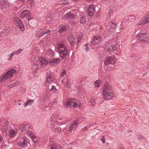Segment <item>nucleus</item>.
<instances>
[{"mask_svg": "<svg viewBox=\"0 0 149 149\" xmlns=\"http://www.w3.org/2000/svg\"><path fill=\"white\" fill-rule=\"evenodd\" d=\"M116 61V58L114 56L111 54H109L107 56L104 63L106 66H109L111 67V65H113Z\"/></svg>", "mask_w": 149, "mask_h": 149, "instance_id": "39448f33", "label": "nucleus"}, {"mask_svg": "<svg viewBox=\"0 0 149 149\" xmlns=\"http://www.w3.org/2000/svg\"><path fill=\"white\" fill-rule=\"evenodd\" d=\"M50 149H58L56 144H53L50 145Z\"/></svg>", "mask_w": 149, "mask_h": 149, "instance_id": "79ce46f5", "label": "nucleus"}, {"mask_svg": "<svg viewBox=\"0 0 149 149\" xmlns=\"http://www.w3.org/2000/svg\"><path fill=\"white\" fill-rule=\"evenodd\" d=\"M63 125V124H61V127H57V128H54L55 131L56 132H61L62 131H63L62 130V129H64V128H63V127L62 126Z\"/></svg>", "mask_w": 149, "mask_h": 149, "instance_id": "7c9ffc66", "label": "nucleus"}, {"mask_svg": "<svg viewBox=\"0 0 149 149\" xmlns=\"http://www.w3.org/2000/svg\"><path fill=\"white\" fill-rule=\"evenodd\" d=\"M136 38L138 40L143 41L147 42H149V39L148 38L147 35L144 33H138L137 34Z\"/></svg>", "mask_w": 149, "mask_h": 149, "instance_id": "6e6552de", "label": "nucleus"}, {"mask_svg": "<svg viewBox=\"0 0 149 149\" xmlns=\"http://www.w3.org/2000/svg\"><path fill=\"white\" fill-rule=\"evenodd\" d=\"M39 68V66L37 62L35 61L34 63L32 66V69H33L34 72L36 71Z\"/></svg>", "mask_w": 149, "mask_h": 149, "instance_id": "393cba45", "label": "nucleus"}, {"mask_svg": "<svg viewBox=\"0 0 149 149\" xmlns=\"http://www.w3.org/2000/svg\"><path fill=\"white\" fill-rule=\"evenodd\" d=\"M15 22L19 26L22 31H24L25 29L22 21L18 17H15L14 19Z\"/></svg>", "mask_w": 149, "mask_h": 149, "instance_id": "9b49d317", "label": "nucleus"}, {"mask_svg": "<svg viewBox=\"0 0 149 149\" xmlns=\"http://www.w3.org/2000/svg\"><path fill=\"white\" fill-rule=\"evenodd\" d=\"M80 105L79 101L75 98L69 99L67 100L64 104V107L68 108L73 107L74 108L77 107Z\"/></svg>", "mask_w": 149, "mask_h": 149, "instance_id": "7ed1b4c3", "label": "nucleus"}, {"mask_svg": "<svg viewBox=\"0 0 149 149\" xmlns=\"http://www.w3.org/2000/svg\"><path fill=\"white\" fill-rule=\"evenodd\" d=\"M65 74V72L63 71L61 74V76L62 77Z\"/></svg>", "mask_w": 149, "mask_h": 149, "instance_id": "8fccbe9b", "label": "nucleus"}, {"mask_svg": "<svg viewBox=\"0 0 149 149\" xmlns=\"http://www.w3.org/2000/svg\"><path fill=\"white\" fill-rule=\"evenodd\" d=\"M144 75H147V74H146V73H145V74H144V75H143V76H144Z\"/></svg>", "mask_w": 149, "mask_h": 149, "instance_id": "052dcab7", "label": "nucleus"}, {"mask_svg": "<svg viewBox=\"0 0 149 149\" xmlns=\"http://www.w3.org/2000/svg\"><path fill=\"white\" fill-rule=\"evenodd\" d=\"M85 49L86 51H88L89 50V48L88 47H86L85 48Z\"/></svg>", "mask_w": 149, "mask_h": 149, "instance_id": "603ef678", "label": "nucleus"}, {"mask_svg": "<svg viewBox=\"0 0 149 149\" xmlns=\"http://www.w3.org/2000/svg\"><path fill=\"white\" fill-rule=\"evenodd\" d=\"M10 128L9 127H8V126H5L3 127V133L5 134V135H6L7 133L8 132V130Z\"/></svg>", "mask_w": 149, "mask_h": 149, "instance_id": "c85d7f7f", "label": "nucleus"}, {"mask_svg": "<svg viewBox=\"0 0 149 149\" xmlns=\"http://www.w3.org/2000/svg\"><path fill=\"white\" fill-rule=\"evenodd\" d=\"M47 78L46 82L47 83H50L54 81V77L53 76L50 72H48L47 73Z\"/></svg>", "mask_w": 149, "mask_h": 149, "instance_id": "2eb2a0df", "label": "nucleus"}, {"mask_svg": "<svg viewBox=\"0 0 149 149\" xmlns=\"http://www.w3.org/2000/svg\"><path fill=\"white\" fill-rule=\"evenodd\" d=\"M68 28V26H64L59 29L58 30V32L60 33H62L63 32L65 31Z\"/></svg>", "mask_w": 149, "mask_h": 149, "instance_id": "a878e982", "label": "nucleus"}, {"mask_svg": "<svg viewBox=\"0 0 149 149\" xmlns=\"http://www.w3.org/2000/svg\"><path fill=\"white\" fill-rule=\"evenodd\" d=\"M88 43H85V46L87 47H88Z\"/></svg>", "mask_w": 149, "mask_h": 149, "instance_id": "6e6d98bb", "label": "nucleus"}, {"mask_svg": "<svg viewBox=\"0 0 149 149\" xmlns=\"http://www.w3.org/2000/svg\"><path fill=\"white\" fill-rule=\"evenodd\" d=\"M20 82L19 81H17L15 83L12 84L11 85V86L12 87L18 85L20 84Z\"/></svg>", "mask_w": 149, "mask_h": 149, "instance_id": "a19ab883", "label": "nucleus"}, {"mask_svg": "<svg viewBox=\"0 0 149 149\" xmlns=\"http://www.w3.org/2000/svg\"><path fill=\"white\" fill-rule=\"evenodd\" d=\"M28 3L30 4V6L32 7L34 5V2L33 0H27Z\"/></svg>", "mask_w": 149, "mask_h": 149, "instance_id": "ea45409f", "label": "nucleus"}, {"mask_svg": "<svg viewBox=\"0 0 149 149\" xmlns=\"http://www.w3.org/2000/svg\"><path fill=\"white\" fill-rule=\"evenodd\" d=\"M101 84V82L100 80H98L96 81L94 83L95 86L96 87H99Z\"/></svg>", "mask_w": 149, "mask_h": 149, "instance_id": "f704fd0d", "label": "nucleus"}, {"mask_svg": "<svg viewBox=\"0 0 149 149\" xmlns=\"http://www.w3.org/2000/svg\"><path fill=\"white\" fill-rule=\"evenodd\" d=\"M60 62V59L59 58H56L53 59L52 61H49V63L51 65H56Z\"/></svg>", "mask_w": 149, "mask_h": 149, "instance_id": "aec40b11", "label": "nucleus"}, {"mask_svg": "<svg viewBox=\"0 0 149 149\" xmlns=\"http://www.w3.org/2000/svg\"><path fill=\"white\" fill-rule=\"evenodd\" d=\"M113 13V10L111 8H108L107 10V18H109L111 15H112Z\"/></svg>", "mask_w": 149, "mask_h": 149, "instance_id": "bb28decb", "label": "nucleus"}, {"mask_svg": "<svg viewBox=\"0 0 149 149\" xmlns=\"http://www.w3.org/2000/svg\"><path fill=\"white\" fill-rule=\"evenodd\" d=\"M101 139L102 140V142L103 143H105V139L104 138V136H102L101 138Z\"/></svg>", "mask_w": 149, "mask_h": 149, "instance_id": "49530a36", "label": "nucleus"}, {"mask_svg": "<svg viewBox=\"0 0 149 149\" xmlns=\"http://www.w3.org/2000/svg\"><path fill=\"white\" fill-rule=\"evenodd\" d=\"M102 41V38L99 36H94L93 39L91 40V45H97L98 44L101 45L100 44Z\"/></svg>", "mask_w": 149, "mask_h": 149, "instance_id": "1a4fd4ad", "label": "nucleus"}, {"mask_svg": "<svg viewBox=\"0 0 149 149\" xmlns=\"http://www.w3.org/2000/svg\"><path fill=\"white\" fill-rule=\"evenodd\" d=\"M66 83V85L68 87H70V83H69L68 82V80H67Z\"/></svg>", "mask_w": 149, "mask_h": 149, "instance_id": "09e8293b", "label": "nucleus"}, {"mask_svg": "<svg viewBox=\"0 0 149 149\" xmlns=\"http://www.w3.org/2000/svg\"><path fill=\"white\" fill-rule=\"evenodd\" d=\"M17 54L16 51H14L12 53L10 54L8 56H10V58L8 59V60H10L13 57V56Z\"/></svg>", "mask_w": 149, "mask_h": 149, "instance_id": "2f4dec72", "label": "nucleus"}, {"mask_svg": "<svg viewBox=\"0 0 149 149\" xmlns=\"http://www.w3.org/2000/svg\"><path fill=\"white\" fill-rule=\"evenodd\" d=\"M95 6L93 5H90L87 8V13L88 15L90 17L93 16L95 11Z\"/></svg>", "mask_w": 149, "mask_h": 149, "instance_id": "f8f14e48", "label": "nucleus"}, {"mask_svg": "<svg viewBox=\"0 0 149 149\" xmlns=\"http://www.w3.org/2000/svg\"><path fill=\"white\" fill-rule=\"evenodd\" d=\"M44 38H43L42 40V41H44V40H43Z\"/></svg>", "mask_w": 149, "mask_h": 149, "instance_id": "13d9d810", "label": "nucleus"}, {"mask_svg": "<svg viewBox=\"0 0 149 149\" xmlns=\"http://www.w3.org/2000/svg\"><path fill=\"white\" fill-rule=\"evenodd\" d=\"M27 144L28 141L26 139H24V140L23 142H19V146L22 147H24L25 146H26Z\"/></svg>", "mask_w": 149, "mask_h": 149, "instance_id": "5701e85b", "label": "nucleus"}, {"mask_svg": "<svg viewBox=\"0 0 149 149\" xmlns=\"http://www.w3.org/2000/svg\"><path fill=\"white\" fill-rule=\"evenodd\" d=\"M82 32H80L77 37V39L81 40L82 37Z\"/></svg>", "mask_w": 149, "mask_h": 149, "instance_id": "37998d69", "label": "nucleus"}, {"mask_svg": "<svg viewBox=\"0 0 149 149\" xmlns=\"http://www.w3.org/2000/svg\"><path fill=\"white\" fill-rule=\"evenodd\" d=\"M10 30L9 28H6L3 30L1 33L4 35H7L9 33Z\"/></svg>", "mask_w": 149, "mask_h": 149, "instance_id": "cd10ccee", "label": "nucleus"}, {"mask_svg": "<svg viewBox=\"0 0 149 149\" xmlns=\"http://www.w3.org/2000/svg\"><path fill=\"white\" fill-rule=\"evenodd\" d=\"M57 104V102L56 101H54V102H53V104L54 105H56V104Z\"/></svg>", "mask_w": 149, "mask_h": 149, "instance_id": "5fc2aeb1", "label": "nucleus"}, {"mask_svg": "<svg viewBox=\"0 0 149 149\" xmlns=\"http://www.w3.org/2000/svg\"><path fill=\"white\" fill-rule=\"evenodd\" d=\"M17 54L16 51H14L12 53L10 54L8 56H10V58L8 59V60H10L13 57V56Z\"/></svg>", "mask_w": 149, "mask_h": 149, "instance_id": "473e14b6", "label": "nucleus"}, {"mask_svg": "<svg viewBox=\"0 0 149 149\" xmlns=\"http://www.w3.org/2000/svg\"><path fill=\"white\" fill-rule=\"evenodd\" d=\"M68 40L71 46H74L75 43V38L73 36H69L68 38Z\"/></svg>", "mask_w": 149, "mask_h": 149, "instance_id": "6ab92c4d", "label": "nucleus"}, {"mask_svg": "<svg viewBox=\"0 0 149 149\" xmlns=\"http://www.w3.org/2000/svg\"><path fill=\"white\" fill-rule=\"evenodd\" d=\"M59 56L62 59L67 58L69 56L68 49L63 42L60 43L56 47Z\"/></svg>", "mask_w": 149, "mask_h": 149, "instance_id": "f257e3e1", "label": "nucleus"}, {"mask_svg": "<svg viewBox=\"0 0 149 149\" xmlns=\"http://www.w3.org/2000/svg\"><path fill=\"white\" fill-rule=\"evenodd\" d=\"M52 88L50 89V91H53V92H55L56 91L57 89L56 87L54 85L51 86Z\"/></svg>", "mask_w": 149, "mask_h": 149, "instance_id": "58836bf2", "label": "nucleus"}, {"mask_svg": "<svg viewBox=\"0 0 149 149\" xmlns=\"http://www.w3.org/2000/svg\"><path fill=\"white\" fill-rule=\"evenodd\" d=\"M51 31L49 30H45L43 29H38L36 36L38 38H40L42 36L47 34L46 36L50 35Z\"/></svg>", "mask_w": 149, "mask_h": 149, "instance_id": "423d86ee", "label": "nucleus"}, {"mask_svg": "<svg viewBox=\"0 0 149 149\" xmlns=\"http://www.w3.org/2000/svg\"><path fill=\"white\" fill-rule=\"evenodd\" d=\"M20 17L22 18H24L25 17H28L27 20L28 21V24L29 25V20L33 18L31 16L30 12L29 10H24L20 14Z\"/></svg>", "mask_w": 149, "mask_h": 149, "instance_id": "0eeeda50", "label": "nucleus"}, {"mask_svg": "<svg viewBox=\"0 0 149 149\" xmlns=\"http://www.w3.org/2000/svg\"><path fill=\"white\" fill-rule=\"evenodd\" d=\"M17 132L15 129L14 130H11L9 131V136L10 137H12L14 136Z\"/></svg>", "mask_w": 149, "mask_h": 149, "instance_id": "b1692460", "label": "nucleus"}, {"mask_svg": "<svg viewBox=\"0 0 149 149\" xmlns=\"http://www.w3.org/2000/svg\"><path fill=\"white\" fill-rule=\"evenodd\" d=\"M23 49H22L21 48H19L16 51L17 52V54H19L21 52L23 51Z\"/></svg>", "mask_w": 149, "mask_h": 149, "instance_id": "a18cd8bd", "label": "nucleus"}, {"mask_svg": "<svg viewBox=\"0 0 149 149\" xmlns=\"http://www.w3.org/2000/svg\"><path fill=\"white\" fill-rule=\"evenodd\" d=\"M16 70L13 68L11 69L6 73L1 75L0 77V82H4L7 80L11 79L15 73Z\"/></svg>", "mask_w": 149, "mask_h": 149, "instance_id": "20e7f679", "label": "nucleus"}, {"mask_svg": "<svg viewBox=\"0 0 149 149\" xmlns=\"http://www.w3.org/2000/svg\"><path fill=\"white\" fill-rule=\"evenodd\" d=\"M3 138L2 137L0 136V144L2 142Z\"/></svg>", "mask_w": 149, "mask_h": 149, "instance_id": "3c124183", "label": "nucleus"}, {"mask_svg": "<svg viewBox=\"0 0 149 149\" xmlns=\"http://www.w3.org/2000/svg\"><path fill=\"white\" fill-rule=\"evenodd\" d=\"M86 17L85 16H82L80 19V22L81 24H84L86 21Z\"/></svg>", "mask_w": 149, "mask_h": 149, "instance_id": "c756f323", "label": "nucleus"}, {"mask_svg": "<svg viewBox=\"0 0 149 149\" xmlns=\"http://www.w3.org/2000/svg\"><path fill=\"white\" fill-rule=\"evenodd\" d=\"M110 25H111V28L113 29H114L116 27V24L113 22H111L110 24Z\"/></svg>", "mask_w": 149, "mask_h": 149, "instance_id": "e433bc0d", "label": "nucleus"}, {"mask_svg": "<svg viewBox=\"0 0 149 149\" xmlns=\"http://www.w3.org/2000/svg\"><path fill=\"white\" fill-rule=\"evenodd\" d=\"M32 141H33V143L35 144L38 143V140L36 138H34L33 137H32Z\"/></svg>", "mask_w": 149, "mask_h": 149, "instance_id": "c03bdc74", "label": "nucleus"}, {"mask_svg": "<svg viewBox=\"0 0 149 149\" xmlns=\"http://www.w3.org/2000/svg\"><path fill=\"white\" fill-rule=\"evenodd\" d=\"M90 102L91 103V104H92V105L94 106L95 104V101L93 100H92L90 101Z\"/></svg>", "mask_w": 149, "mask_h": 149, "instance_id": "de8ad7c7", "label": "nucleus"}, {"mask_svg": "<svg viewBox=\"0 0 149 149\" xmlns=\"http://www.w3.org/2000/svg\"><path fill=\"white\" fill-rule=\"evenodd\" d=\"M110 26V25H109V26H107V27H108L109 26Z\"/></svg>", "mask_w": 149, "mask_h": 149, "instance_id": "e2e57ef3", "label": "nucleus"}, {"mask_svg": "<svg viewBox=\"0 0 149 149\" xmlns=\"http://www.w3.org/2000/svg\"><path fill=\"white\" fill-rule=\"evenodd\" d=\"M49 62L47 59L45 58L41 57L40 58L39 60V64L40 66L45 67L46 65Z\"/></svg>", "mask_w": 149, "mask_h": 149, "instance_id": "dca6fc26", "label": "nucleus"}, {"mask_svg": "<svg viewBox=\"0 0 149 149\" xmlns=\"http://www.w3.org/2000/svg\"><path fill=\"white\" fill-rule=\"evenodd\" d=\"M120 149H124V148H120Z\"/></svg>", "mask_w": 149, "mask_h": 149, "instance_id": "0e129e2a", "label": "nucleus"}, {"mask_svg": "<svg viewBox=\"0 0 149 149\" xmlns=\"http://www.w3.org/2000/svg\"><path fill=\"white\" fill-rule=\"evenodd\" d=\"M94 125L93 124H90L89 125H88L86 126L85 127H84L82 129L81 131H83L84 130H87V129L92 126H93Z\"/></svg>", "mask_w": 149, "mask_h": 149, "instance_id": "72a5a7b5", "label": "nucleus"}, {"mask_svg": "<svg viewBox=\"0 0 149 149\" xmlns=\"http://www.w3.org/2000/svg\"><path fill=\"white\" fill-rule=\"evenodd\" d=\"M45 54L46 56L48 58L53 56L54 55V53L50 49H48L47 50Z\"/></svg>", "mask_w": 149, "mask_h": 149, "instance_id": "a211bd4d", "label": "nucleus"}, {"mask_svg": "<svg viewBox=\"0 0 149 149\" xmlns=\"http://www.w3.org/2000/svg\"><path fill=\"white\" fill-rule=\"evenodd\" d=\"M18 105H21V104H20V103H19V104H18Z\"/></svg>", "mask_w": 149, "mask_h": 149, "instance_id": "680f3d73", "label": "nucleus"}, {"mask_svg": "<svg viewBox=\"0 0 149 149\" xmlns=\"http://www.w3.org/2000/svg\"><path fill=\"white\" fill-rule=\"evenodd\" d=\"M78 124L79 121L78 120L73 121L71 124L69 125L68 132H72V131L75 130L77 126H78Z\"/></svg>", "mask_w": 149, "mask_h": 149, "instance_id": "9d476101", "label": "nucleus"}, {"mask_svg": "<svg viewBox=\"0 0 149 149\" xmlns=\"http://www.w3.org/2000/svg\"><path fill=\"white\" fill-rule=\"evenodd\" d=\"M30 129L28 130V131H26L25 133L26 134H27L28 136H30L32 137L33 136V134L32 133V132L31 131H30Z\"/></svg>", "mask_w": 149, "mask_h": 149, "instance_id": "c9c22d12", "label": "nucleus"}, {"mask_svg": "<svg viewBox=\"0 0 149 149\" xmlns=\"http://www.w3.org/2000/svg\"><path fill=\"white\" fill-rule=\"evenodd\" d=\"M149 15H147L145 16L143 20L140 21L138 23V24L139 25L143 24L145 23H148L149 22Z\"/></svg>", "mask_w": 149, "mask_h": 149, "instance_id": "f3484780", "label": "nucleus"}, {"mask_svg": "<svg viewBox=\"0 0 149 149\" xmlns=\"http://www.w3.org/2000/svg\"><path fill=\"white\" fill-rule=\"evenodd\" d=\"M102 94L107 100L112 99L113 96V91L111 86L107 82H105L103 88Z\"/></svg>", "mask_w": 149, "mask_h": 149, "instance_id": "f03ea898", "label": "nucleus"}, {"mask_svg": "<svg viewBox=\"0 0 149 149\" xmlns=\"http://www.w3.org/2000/svg\"><path fill=\"white\" fill-rule=\"evenodd\" d=\"M75 17V15L74 14H72L70 13H67L63 15L62 18H68L69 19H72L74 18Z\"/></svg>", "mask_w": 149, "mask_h": 149, "instance_id": "412c9836", "label": "nucleus"}, {"mask_svg": "<svg viewBox=\"0 0 149 149\" xmlns=\"http://www.w3.org/2000/svg\"><path fill=\"white\" fill-rule=\"evenodd\" d=\"M80 40L79 39H78L77 38V45H78V43L79 42H80Z\"/></svg>", "mask_w": 149, "mask_h": 149, "instance_id": "864d4df0", "label": "nucleus"}, {"mask_svg": "<svg viewBox=\"0 0 149 149\" xmlns=\"http://www.w3.org/2000/svg\"><path fill=\"white\" fill-rule=\"evenodd\" d=\"M109 43L108 42H106L105 45H103V47L105 51L109 52L113 51L114 50L113 47L111 44Z\"/></svg>", "mask_w": 149, "mask_h": 149, "instance_id": "4468645a", "label": "nucleus"}, {"mask_svg": "<svg viewBox=\"0 0 149 149\" xmlns=\"http://www.w3.org/2000/svg\"><path fill=\"white\" fill-rule=\"evenodd\" d=\"M19 129L21 132H25L28 131V130L31 129L30 125L27 124H22L20 125Z\"/></svg>", "mask_w": 149, "mask_h": 149, "instance_id": "ddd939ff", "label": "nucleus"}, {"mask_svg": "<svg viewBox=\"0 0 149 149\" xmlns=\"http://www.w3.org/2000/svg\"><path fill=\"white\" fill-rule=\"evenodd\" d=\"M61 4H65V3H63V2H61Z\"/></svg>", "mask_w": 149, "mask_h": 149, "instance_id": "4d7b16f0", "label": "nucleus"}, {"mask_svg": "<svg viewBox=\"0 0 149 149\" xmlns=\"http://www.w3.org/2000/svg\"><path fill=\"white\" fill-rule=\"evenodd\" d=\"M34 102V100H33L29 99L24 104V106L26 107L27 106L30 105Z\"/></svg>", "mask_w": 149, "mask_h": 149, "instance_id": "4be33fe9", "label": "nucleus"}, {"mask_svg": "<svg viewBox=\"0 0 149 149\" xmlns=\"http://www.w3.org/2000/svg\"><path fill=\"white\" fill-rule=\"evenodd\" d=\"M18 102H21V100H18Z\"/></svg>", "mask_w": 149, "mask_h": 149, "instance_id": "bf43d9fd", "label": "nucleus"}, {"mask_svg": "<svg viewBox=\"0 0 149 149\" xmlns=\"http://www.w3.org/2000/svg\"><path fill=\"white\" fill-rule=\"evenodd\" d=\"M144 138L143 135L141 133H139L138 139L139 140H142Z\"/></svg>", "mask_w": 149, "mask_h": 149, "instance_id": "4c0bfd02", "label": "nucleus"}]
</instances>
